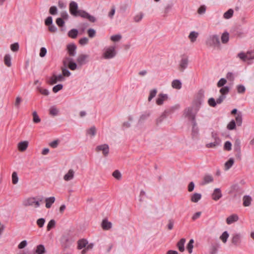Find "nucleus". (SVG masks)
I'll return each mask as SVG.
<instances>
[{
	"mask_svg": "<svg viewBox=\"0 0 254 254\" xmlns=\"http://www.w3.org/2000/svg\"><path fill=\"white\" fill-rule=\"evenodd\" d=\"M206 44L208 47L219 48L220 46L219 36L217 35H209L206 40Z\"/></svg>",
	"mask_w": 254,
	"mask_h": 254,
	"instance_id": "nucleus-1",
	"label": "nucleus"
},
{
	"mask_svg": "<svg viewBox=\"0 0 254 254\" xmlns=\"http://www.w3.org/2000/svg\"><path fill=\"white\" fill-rule=\"evenodd\" d=\"M77 248L79 250H81L84 248L81 251L82 254H85L88 251L92 249L93 247V244L90 243L88 244V241L86 239H81L78 240Z\"/></svg>",
	"mask_w": 254,
	"mask_h": 254,
	"instance_id": "nucleus-2",
	"label": "nucleus"
},
{
	"mask_svg": "<svg viewBox=\"0 0 254 254\" xmlns=\"http://www.w3.org/2000/svg\"><path fill=\"white\" fill-rule=\"evenodd\" d=\"M116 55V51L114 46H111L107 48L103 54L104 58L106 59L113 58Z\"/></svg>",
	"mask_w": 254,
	"mask_h": 254,
	"instance_id": "nucleus-3",
	"label": "nucleus"
},
{
	"mask_svg": "<svg viewBox=\"0 0 254 254\" xmlns=\"http://www.w3.org/2000/svg\"><path fill=\"white\" fill-rule=\"evenodd\" d=\"M23 204L25 206H34L35 208H37L40 206V203L39 201H36L35 197L28 198L23 201Z\"/></svg>",
	"mask_w": 254,
	"mask_h": 254,
	"instance_id": "nucleus-4",
	"label": "nucleus"
},
{
	"mask_svg": "<svg viewBox=\"0 0 254 254\" xmlns=\"http://www.w3.org/2000/svg\"><path fill=\"white\" fill-rule=\"evenodd\" d=\"M63 64L64 67L68 66V68L72 70L77 68L76 64L72 61V59L69 57L65 58L63 61Z\"/></svg>",
	"mask_w": 254,
	"mask_h": 254,
	"instance_id": "nucleus-5",
	"label": "nucleus"
},
{
	"mask_svg": "<svg viewBox=\"0 0 254 254\" xmlns=\"http://www.w3.org/2000/svg\"><path fill=\"white\" fill-rule=\"evenodd\" d=\"M97 152L102 151L104 156H107L109 153V146L107 144L98 145L95 149Z\"/></svg>",
	"mask_w": 254,
	"mask_h": 254,
	"instance_id": "nucleus-6",
	"label": "nucleus"
},
{
	"mask_svg": "<svg viewBox=\"0 0 254 254\" xmlns=\"http://www.w3.org/2000/svg\"><path fill=\"white\" fill-rule=\"evenodd\" d=\"M184 115L191 122L195 121V114L193 113V108L192 107L186 108L184 112Z\"/></svg>",
	"mask_w": 254,
	"mask_h": 254,
	"instance_id": "nucleus-7",
	"label": "nucleus"
},
{
	"mask_svg": "<svg viewBox=\"0 0 254 254\" xmlns=\"http://www.w3.org/2000/svg\"><path fill=\"white\" fill-rule=\"evenodd\" d=\"M61 242L62 246L64 248H68L72 244V241L67 235H64L62 237Z\"/></svg>",
	"mask_w": 254,
	"mask_h": 254,
	"instance_id": "nucleus-8",
	"label": "nucleus"
},
{
	"mask_svg": "<svg viewBox=\"0 0 254 254\" xmlns=\"http://www.w3.org/2000/svg\"><path fill=\"white\" fill-rule=\"evenodd\" d=\"M69 11L71 14L77 16V13L79 10L78 9V5L76 2L72 1L70 2L69 4Z\"/></svg>",
	"mask_w": 254,
	"mask_h": 254,
	"instance_id": "nucleus-9",
	"label": "nucleus"
},
{
	"mask_svg": "<svg viewBox=\"0 0 254 254\" xmlns=\"http://www.w3.org/2000/svg\"><path fill=\"white\" fill-rule=\"evenodd\" d=\"M178 108H179L178 106H175L172 107L169 110H165L162 113L161 116L158 118V120L159 121V122H161L163 120H164L167 117L168 114L173 112L175 110L178 109Z\"/></svg>",
	"mask_w": 254,
	"mask_h": 254,
	"instance_id": "nucleus-10",
	"label": "nucleus"
},
{
	"mask_svg": "<svg viewBox=\"0 0 254 254\" xmlns=\"http://www.w3.org/2000/svg\"><path fill=\"white\" fill-rule=\"evenodd\" d=\"M241 238L242 236L240 234H234L231 240L232 243L236 246L239 245L241 243Z\"/></svg>",
	"mask_w": 254,
	"mask_h": 254,
	"instance_id": "nucleus-11",
	"label": "nucleus"
},
{
	"mask_svg": "<svg viewBox=\"0 0 254 254\" xmlns=\"http://www.w3.org/2000/svg\"><path fill=\"white\" fill-rule=\"evenodd\" d=\"M89 56L87 55L81 54L77 59V62L80 65L85 64L87 62V59Z\"/></svg>",
	"mask_w": 254,
	"mask_h": 254,
	"instance_id": "nucleus-12",
	"label": "nucleus"
},
{
	"mask_svg": "<svg viewBox=\"0 0 254 254\" xmlns=\"http://www.w3.org/2000/svg\"><path fill=\"white\" fill-rule=\"evenodd\" d=\"M222 196V194L220 189L219 188L215 189L212 194V199L214 200L217 201L221 198Z\"/></svg>",
	"mask_w": 254,
	"mask_h": 254,
	"instance_id": "nucleus-13",
	"label": "nucleus"
},
{
	"mask_svg": "<svg viewBox=\"0 0 254 254\" xmlns=\"http://www.w3.org/2000/svg\"><path fill=\"white\" fill-rule=\"evenodd\" d=\"M64 78L62 74H59L58 75H53L50 80V83L51 84H54L56 83L58 81H62L64 80Z\"/></svg>",
	"mask_w": 254,
	"mask_h": 254,
	"instance_id": "nucleus-14",
	"label": "nucleus"
},
{
	"mask_svg": "<svg viewBox=\"0 0 254 254\" xmlns=\"http://www.w3.org/2000/svg\"><path fill=\"white\" fill-rule=\"evenodd\" d=\"M168 98V96L167 94L163 93L159 94L156 100V104L158 105H162L164 101L167 100Z\"/></svg>",
	"mask_w": 254,
	"mask_h": 254,
	"instance_id": "nucleus-15",
	"label": "nucleus"
},
{
	"mask_svg": "<svg viewBox=\"0 0 254 254\" xmlns=\"http://www.w3.org/2000/svg\"><path fill=\"white\" fill-rule=\"evenodd\" d=\"M188 65V59L187 58H183L180 63V70L183 71Z\"/></svg>",
	"mask_w": 254,
	"mask_h": 254,
	"instance_id": "nucleus-16",
	"label": "nucleus"
},
{
	"mask_svg": "<svg viewBox=\"0 0 254 254\" xmlns=\"http://www.w3.org/2000/svg\"><path fill=\"white\" fill-rule=\"evenodd\" d=\"M67 49L68 54L70 56H74L75 55L76 46L75 44H72L68 45L67 47Z\"/></svg>",
	"mask_w": 254,
	"mask_h": 254,
	"instance_id": "nucleus-17",
	"label": "nucleus"
},
{
	"mask_svg": "<svg viewBox=\"0 0 254 254\" xmlns=\"http://www.w3.org/2000/svg\"><path fill=\"white\" fill-rule=\"evenodd\" d=\"M238 220L239 217L238 215L234 214L227 218L226 222L228 224L230 225L237 221Z\"/></svg>",
	"mask_w": 254,
	"mask_h": 254,
	"instance_id": "nucleus-18",
	"label": "nucleus"
},
{
	"mask_svg": "<svg viewBox=\"0 0 254 254\" xmlns=\"http://www.w3.org/2000/svg\"><path fill=\"white\" fill-rule=\"evenodd\" d=\"M74 171L72 169H69L68 172L64 176V179L65 181H69L74 178Z\"/></svg>",
	"mask_w": 254,
	"mask_h": 254,
	"instance_id": "nucleus-19",
	"label": "nucleus"
},
{
	"mask_svg": "<svg viewBox=\"0 0 254 254\" xmlns=\"http://www.w3.org/2000/svg\"><path fill=\"white\" fill-rule=\"evenodd\" d=\"M241 140L239 138H236L234 143V150L236 152H239L240 154L241 148Z\"/></svg>",
	"mask_w": 254,
	"mask_h": 254,
	"instance_id": "nucleus-20",
	"label": "nucleus"
},
{
	"mask_svg": "<svg viewBox=\"0 0 254 254\" xmlns=\"http://www.w3.org/2000/svg\"><path fill=\"white\" fill-rule=\"evenodd\" d=\"M192 127L191 130V135L193 137L196 136L198 133V128L197 127L196 121H192Z\"/></svg>",
	"mask_w": 254,
	"mask_h": 254,
	"instance_id": "nucleus-21",
	"label": "nucleus"
},
{
	"mask_svg": "<svg viewBox=\"0 0 254 254\" xmlns=\"http://www.w3.org/2000/svg\"><path fill=\"white\" fill-rule=\"evenodd\" d=\"M28 145V142L27 141H21L18 144V148L20 151H25Z\"/></svg>",
	"mask_w": 254,
	"mask_h": 254,
	"instance_id": "nucleus-22",
	"label": "nucleus"
},
{
	"mask_svg": "<svg viewBox=\"0 0 254 254\" xmlns=\"http://www.w3.org/2000/svg\"><path fill=\"white\" fill-rule=\"evenodd\" d=\"M213 181V178L212 176L210 175H206L204 176L203 181L201 183V185H205L209 183L212 182Z\"/></svg>",
	"mask_w": 254,
	"mask_h": 254,
	"instance_id": "nucleus-23",
	"label": "nucleus"
},
{
	"mask_svg": "<svg viewBox=\"0 0 254 254\" xmlns=\"http://www.w3.org/2000/svg\"><path fill=\"white\" fill-rule=\"evenodd\" d=\"M55 201V198L54 196L46 198L45 199L46 207L47 208H50L51 207L52 204L54 203Z\"/></svg>",
	"mask_w": 254,
	"mask_h": 254,
	"instance_id": "nucleus-24",
	"label": "nucleus"
},
{
	"mask_svg": "<svg viewBox=\"0 0 254 254\" xmlns=\"http://www.w3.org/2000/svg\"><path fill=\"white\" fill-rule=\"evenodd\" d=\"M112 223L109 222L107 220L104 219L102 222V227L104 230H109L112 227Z\"/></svg>",
	"mask_w": 254,
	"mask_h": 254,
	"instance_id": "nucleus-25",
	"label": "nucleus"
},
{
	"mask_svg": "<svg viewBox=\"0 0 254 254\" xmlns=\"http://www.w3.org/2000/svg\"><path fill=\"white\" fill-rule=\"evenodd\" d=\"M185 242L186 239L182 238L177 243V247L179 250L181 252H183L185 251L184 244Z\"/></svg>",
	"mask_w": 254,
	"mask_h": 254,
	"instance_id": "nucleus-26",
	"label": "nucleus"
},
{
	"mask_svg": "<svg viewBox=\"0 0 254 254\" xmlns=\"http://www.w3.org/2000/svg\"><path fill=\"white\" fill-rule=\"evenodd\" d=\"M201 194L199 193H194L191 196L190 200L193 202H197L201 198Z\"/></svg>",
	"mask_w": 254,
	"mask_h": 254,
	"instance_id": "nucleus-27",
	"label": "nucleus"
},
{
	"mask_svg": "<svg viewBox=\"0 0 254 254\" xmlns=\"http://www.w3.org/2000/svg\"><path fill=\"white\" fill-rule=\"evenodd\" d=\"M243 205L244 206H249L251 205L252 202V197L249 195H245L243 198Z\"/></svg>",
	"mask_w": 254,
	"mask_h": 254,
	"instance_id": "nucleus-28",
	"label": "nucleus"
},
{
	"mask_svg": "<svg viewBox=\"0 0 254 254\" xmlns=\"http://www.w3.org/2000/svg\"><path fill=\"white\" fill-rule=\"evenodd\" d=\"M35 253L37 254H44L46 253L45 247L43 245H39L36 247Z\"/></svg>",
	"mask_w": 254,
	"mask_h": 254,
	"instance_id": "nucleus-29",
	"label": "nucleus"
},
{
	"mask_svg": "<svg viewBox=\"0 0 254 254\" xmlns=\"http://www.w3.org/2000/svg\"><path fill=\"white\" fill-rule=\"evenodd\" d=\"M198 36V33L195 31H191L189 35V38L190 39V41L192 43L194 42L197 37Z\"/></svg>",
	"mask_w": 254,
	"mask_h": 254,
	"instance_id": "nucleus-30",
	"label": "nucleus"
},
{
	"mask_svg": "<svg viewBox=\"0 0 254 254\" xmlns=\"http://www.w3.org/2000/svg\"><path fill=\"white\" fill-rule=\"evenodd\" d=\"M11 56L9 54H6L4 57V64L8 67H10L11 65Z\"/></svg>",
	"mask_w": 254,
	"mask_h": 254,
	"instance_id": "nucleus-31",
	"label": "nucleus"
},
{
	"mask_svg": "<svg viewBox=\"0 0 254 254\" xmlns=\"http://www.w3.org/2000/svg\"><path fill=\"white\" fill-rule=\"evenodd\" d=\"M172 86L174 88L180 89L182 87V83L180 80L176 79L172 81Z\"/></svg>",
	"mask_w": 254,
	"mask_h": 254,
	"instance_id": "nucleus-32",
	"label": "nucleus"
},
{
	"mask_svg": "<svg viewBox=\"0 0 254 254\" xmlns=\"http://www.w3.org/2000/svg\"><path fill=\"white\" fill-rule=\"evenodd\" d=\"M221 144V142H219V140L217 139V141H215L213 142H210L206 144V147L207 148H215L217 146H220Z\"/></svg>",
	"mask_w": 254,
	"mask_h": 254,
	"instance_id": "nucleus-33",
	"label": "nucleus"
},
{
	"mask_svg": "<svg viewBox=\"0 0 254 254\" xmlns=\"http://www.w3.org/2000/svg\"><path fill=\"white\" fill-rule=\"evenodd\" d=\"M229 40V34L227 32H224L221 36V41L223 44L227 43Z\"/></svg>",
	"mask_w": 254,
	"mask_h": 254,
	"instance_id": "nucleus-34",
	"label": "nucleus"
},
{
	"mask_svg": "<svg viewBox=\"0 0 254 254\" xmlns=\"http://www.w3.org/2000/svg\"><path fill=\"white\" fill-rule=\"evenodd\" d=\"M78 30L76 29L70 30L68 33V36L73 39L75 38L78 34Z\"/></svg>",
	"mask_w": 254,
	"mask_h": 254,
	"instance_id": "nucleus-35",
	"label": "nucleus"
},
{
	"mask_svg": "<svg viewBox=\"0 0 254 254\" xmlns=\"http://www.w3.org/2000/svg\"><path fill=\"white\" fill-rule=\"evenodd\" d=\"M234 159L231 158L225 163V168L226 170H229L234 164Z\"/></svg>",
	"mask_w": 254,
	"mask_h": 254,
	"instance_id": "nucleus-36",
	"label": "nucleus"
},
{
	"mask_svg": "<svg viewBox=\"0 0 254 254\" xmlns=\"http://www.w3.org/2000/svg\"><path fill=\"white\" fill-rule=\"evenodd\" d=\"M229 236V235L227 231L224 232L220 237V239L222 241L223 243H226L227 241V239Z\"/></svg>",
	"mask_w": 254,
	"mask_h": 254,
	"instance_id": "nucleus-37",
	"label": "nucleus"
},
{
	"mask_svg": "<svg viewBox=\"0 0 254 254\" xmlns=\"http://www.w3.org/2000/svg\"><path fill=\"white\" fill-rule=\"evenodd\" d=\"M234 11L232 9L230 8L228 10H227L226 12H225L223 14V17L225 19H229L233 15Z\"/></svg>",
	"mask_w": 254,
	"mask_h": 254,
	"instance_id": "nucleus-38",
	"label": "nucleus"
},
{
	"mask_svg": "<svg viewBox=\"0 0 254 254\" xmlns=\"http://www.w3.org/2000/svg\"><path fill=\"white\" fill-rule=\"evenodd\" d=\"M194 240L190 239L187 246V249L190 254H191L192 252V249L193 248Z\"/></svg>",
	"mask_w": 254,
	"mask_h": 254,
	"instance_id": "nucleus-39",
	"label": "nucleus"
},
{
	"mask_svg": "<svg viewBox=\"0 0 254 254\" xmlns=\"http://www.w3.org/2000/svg\"><path fill=\"white\" fill-rule=\"evenodd\" d=\"M157 92V90L156 89H153L150 90L149 95L148 98V100L149 102L151 101V100L155 97Z\"/></svg>",
	"mask_w": 254,
	"mask_h": 254,
	"instance_id": "nucleus-40",
	"label": "nucleus"
},
{
	"mask_svg": "<svg viewBox=\"0 0 254 254\" xmlns=\"http://www.w3.org/2000/svg\"><path fill=\"white\" fill-rule=\"evenodd\" d=\"M238 57H239L243 61L245 62L248 60V52L245 54L244 52H241L238 54Z\"/></svg>",
	"mask_w": 254,
	"mask_h": 254,
	"instance_id": "nucleus-41",
	"label": "nucleus"
},
{
	"mask_svg": "<svg viewBox=\"0 0 254 254\" xmlns=\"http://www.w3.org/2000/svg\"><path fill=\"white\" fill-rule=\"evenodd\" d=\"M56 225V221L54 219L51 220L47 226V231L51 230L52 228H54Z\"/></svg>",
	"mask_w": 254,
	"mask_h": 254,
	"instance_id": "nucleus-42",
	"label": "nucleus"
},
{
	"mask_svg": "<svg viewBox=\"0 0 254 254\" xmlns=\"http://www.w3.org/2000/svg\"><path fill=\"white\" fill-rule=\"evenodd\" d=\"M18 177L16 172H13L12 174V183L13 184L15 185L18 182Z\"/></svg>",
	"mask_w": 254,
	"mask_h": 254,
	"instance_id": "nucleus-43",
	"label": "nucleus"
},
{
	"mask_svg": "<svg viewBox=\"0 0 254 254\" xmlns=\"http://www.w3.org/2000/svg\"><path fill=\"white\" fill-rule=\"evenodd\" d=\"M230 88L228 86L222 87L220 89V92L221 94V95L225 96V95L228 94L229 92Z\"/></svg>",
	"mask_w": 254,
	"mask_h": 254,
	"instance_id": "nucleus-44",
	"label": "nucleus"
},
{
	"mask_svg": "<svg viewBox=\"0 0 254 254\" xmlns=\"http://www.w3.org/2000/svg\"><path fill=\"white\" fill-rule=\"evenodd\" d=\"M236 124L238 126H241L242 124V116L241 114H238L235 118Z\"/></svg>",
	"mask_w": 254,
	"mask_h": 254,
	"instance_id": "nucleus-45",
	"label": "nucleus"
},
{
	"mask_svg": "<svg viewBox=\"0 0 254 254\" xmlns=\"http://www.w3.org/2000/svg\"><path fill=\"white\" fill-rule=\"evenodd\" d=\"M59 110L55 107L52 106L50 109V114L51 115L55 116L58 114Z\"/></svg>",
	"mask_w": 254,
	"mask_h": 254,
	"instance_id": "nucleus-46",
	"label": "nucleus"
},
{
	"mask_svg": "<svg viewBox=\"0 0 254 254\" xmlns=\"http://www.w3.org/2000/svg\"><path fill=\"white\" fill-rule=\"evenodd\" d=\"M206 10V6L205 5H201L197 9V13L202 15L205 13Z\"/></svg>",
	"mask_w": 254,
	"mask_h": 254,
	"instance_id": "nucleus-47",
	"label": "nucleus"
},
{
	"mask_svg": "<svg viewBox=\"0 0 254 254\" xmlns=\"http://www.w3.org/2000/svg\"><path fill=\"white\" fill-rule=\"evenodd\" d=\"M227 128L229 130H233L236 128V122L232 120L227 125Z\"/></svg>",
	"mask_w": 254,
	"mask_h": 254,
	"instance_id": "nucleus-48",
	"label": "nucleus"
},
{
	"mask_svg": "<svg viewBox=\"0 0 254 254\" xmlns=\"http://www.w3.org/2000/svg\"><path fill=\"white\" fill-rule=\"evenodd\" d=\"M96 129L94 126L91 127L87 130V133L92 136H94L96 134Z\"/></svg>",
	"mask_w": 254,
	"mask_h": 254,
	"instance_id": "nucleus-49",
	"label": "nucleus"
},
{
	"mask_svg": "<svg viewBox=\"0 0 254 254\" xmlns=\"http://www.w3.org/2000/svg\"><path fill=\"white\" fill-rule=\"evenodd\" d=\"M237 90L238 93L243 94L246 91L245 87L243 85H238L237 86Z\"/></svg>",
	"mask_w": 254,
	"mask_h": 254,
	"instance_id": "nucleus-50",
	"label": "nucleus"
},
{
	"mask_svg": "<svg viewBox=\"0 0 254 254\" xmlns=\"http://www.w3.org/2000/svg\"><path fill=\"white\" fill-rule=\"evenodd\" d=\"M113 176L116 178V179L117 180H120L122 178V175H121V173H120V172L118 170H115L113 173V174H112Z\"/></svg>",
	"mask_w": 254,
	"mask_h": 254,
	"instance_id": "nucleus-51",
	"label": "nucleus"
},
{
	"mask_svg": "<svg viewBox=\"0 0 254 254\" xmlns=\"http://www.w3.org/2000/svg\"><path fill=\"white\" fill-rule=\"evenodd\" d=\"M224 149L227 151H230L232 149V144L230 141H227L225 142Z\"/></svg>",
	"mask_w": 254,
	"mask_h": 254,
	"instance_id": "nucleus-52",
	"label": "nucleus"
},
{
	"mask_svg": "<svg viewBox=\"0 0 254 254\" xmlns=\"http://www.w3.org/2000/svg\"><path fill=\"white\" fill-rule=\"evenodd\" d=\"M37 89L41 94L44 95L48 96L49 94V91L47 89H43L40 87H38Z\"/></svg>",
	"mask_w": 254,
	"mask_h": 254,
	"instance_id": "nucleus-53",
	"label": "nucleus"
},
{
	"mask_svg": "<svg viewBox=\"0 0 254 254\" xmlns=\"http://www.w3.org/2000/svg\"><path fill=\"white\" fill-rule=\"evenodd\" d=\"M122 38V36L120 34H117L113 35L111 37V40L114 42L119 41Z\"/></svg>",
	"mask_w": 254,
	"mask_h": 254,
	"instance_id": "nucleus-54",
	"label": "nucleus"
},
{
	"mask_svg": "<svg viewBox=\"0 0 254 254\" xmlns=\"http://www.w3.org/2000/svg\"><path fill=\"white\" fill-rule=\"evenodd\" d=\"M33 122L35 123H38L40 122L41 120L39 116H38L37 112L36 111H34L33 113Z\"/></svg>",
	"mask_w": 254,
	"mask_h": 254,
	"instance_id": "nucleus-55",
	"label": "nucleus"
},
{
	"mask_svg": "<svg viewBox=\"0 0 254 254\" xmlns=\"http://www.w3.org/2000/svg\"><path fill=\"white\" fill-rule=\"evenodd\" d=\"M88 13L87 12L84 10H79L77 13V16H81V17L86 18L87 16L88 15Z\"/></svg>",
	"mask_w": 254,
	"mask_h": 254,
	"instance_id": "nucleus-56",
	"label": "nucleus"
},
{
	"mask_svg": "<svg viewBox=\"0 0 254 254\" xmlns=\"http://www.w3.org/2000/svg\"><path fill=\"white\" fill-rule=\"evenodd\" d=\"M227 82L226 79L224 78H221L218 82L217 85L218 87H223Z\"/></svg>",
	"mask_w": 254,
	"mask_h": 254,
	"instance_id": "nucleus-57",
	"label": "nucleus"
},
{
	"mask_svg": "<svg viewBox=\"0 0 254 254\" xmlns=\"http://www.w3.org/2000/svg\"><path fill=\"white\" fill-rule=\"evenodd\" d=\"M87 33L90 38H93L96 35V31L94 29L90 28L88 30Z\"/></svg>",
	"mask_w": 254,
	"mask_h": 254,
	"instance_id": "nucleus-58",
	"label": "nucleus"
},
{
	"mask_svg": "<svg viewBox=\"0 0 254 254\" xmlns=\"http://www.w3.org/2000/svg\"><path fill=\"white\" fill-rule=\"evenodd\" d=\"M45 222V220L44 218H39L37 220V224L40 228H42L43 227Z\"/></svg>",
	"mask_w": 254,
	"mask_h": 254,
	"instance_id": "nucleus-59",
	"label": "nucleus"
},
{
	"mask_svg": "<svg viewBox=\"0 0 254 254\" xmlns=\"http://www.w3.org/2000/svg\"><path fill=\"white\" fill-rule=\"evenodd\" d=\"M10 49L13 52H17L19 49V44L18 43H15L10 45Z\"/></svg>",
	"mask_w": 254,
	"mask_h": 254,
	"instance_id": "nucleus-60",
	"label": "nucleus"
},
{
	"mask_svg": "<svg viewBox=\"0 0 254 254\" xmlns=\"http://www.w3.org/2000/svg\"><path fill=\"white\" fill-rule=\"evenodd\" d=\"M208 103L209 105L210 106L214 107L216 105V101L215 100V99L213 98H210L208 99Z\"/></svg>",
	"mask_w": 254,
	"mask_h": 254,
	"instance_id": "nucleus-61",
	"label": "nucleus"
},
{
	"mask_svg": "<svg viewBox=\"0 0 254 254\" xmlns=\"http://www.w3.org/2000/svg\"><path fill=\"white\" fill-rule=\"evenodd\" d=\"M62 73H63V76L68 77L70 75L71 73L67 69L66 67L65 68H62Z\"/></svg>",
	"mask_w": 254,
	"mask_h": 254,
	"instance_id": "nucleus-62",
	"label": "nucleus"
},
{
	"mask_svg": "<svg viewBox=\"0 0 254 254\" xmlns=\"http://www.w3.org/2000/svg\"><path fill=\"white\" fill-rule=\"evenodd\" d=\"M63 87V86L62 84H58L56 86H55L53 88V91L54 92V93H57L59 91H60V90H61Z\"/></svg>",
	"mask_w": 254,
	"mask_h": 254,
	"instance_id": "nucleus-63",
	"label": "nucleus"
},
{
	"mask_svg": "<svg viewBox=\"0 0 254 254\" xmlns=\"http://www.w3.org/2000/svg\"><path fill=\"white\" fill-rule=\"evenodd\" d=\"M88 39L87 37H83L79 40V43L81 45H85L88 44Z\"/></svg>",
	"mask_w": 254,
	"mask_h": 254,
	"instance_id": "nucleus-64",
	"label": "nucleus"
}]
</instances>
